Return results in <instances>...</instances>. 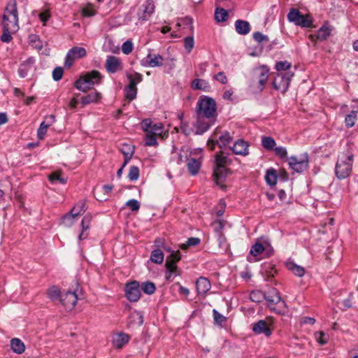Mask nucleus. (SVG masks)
<instances>
[{
  "mask_svg": "<svg viewBox=\"0 0 358 358\" xmlns=\"http://www.w3.org/2000/svg\"><path fill=\"white\" fill-rule=\"evenodd\" d=\"M18 20L17 2L15 0H10L4 9L0 24L3 30L0 38L2 42L9 43L12 41V34L19 29Z\"/></svg>",
  "mask_w": 358,
  "mask_h": 358,
  "instance_id": "nucleus-1",
  "label": "nucleus"
},
{
  "mask_svg": "<svg viewBox=\"0 0 358 358\" xmlns=\"http://www.w3.org/2000/svg\"><path fill=\"white\" fill-rule=\"evenodd\" d=\"M224 152L220 151L215 155L214 167H213V177L215 183L220 185L222 187L227 176L231 173L229 169L226 166L231 164L227 157L223 155Z\"/></svg>",
  "mask_w": 358,
  "mask_h": 358,
  "instance_id": "nucleus-2",
  "label": "nucleus"
},
{
  "mask_svg": "<svg viewBox=\"0 0 358 358\" xmlns=\"http://www.w3.org/2000/svg\"><path fill=\"white\" fill-rule=\"evenodd\" d=\"M102 76L99 71L92 70L80 76L75 82L74 87L80 91L86 92L93 88L94 85L101 83Z\"/></svg>",
  "mask_w": 358,
  "mask_h": 358,
  "instance_id": "nucleus-3",
  "label": "nucleus"
},
{
  "mask_svg": "<svg viewBox=\"0 0 358 358\" xmlns=\"http://www.w3.org/2000/svg\"><path fill=\"white\" fill-rule=\"evenodd\" d=\"M196 115L206 117L217 119V104L215 101L209 96H201L198 100L196 110Z\"/></svg>",
  "mask_w": 358,
  "mask_h": 358,
  "instance_id": "nucleus-4",
  "label": "nucleus"
},
{
  "mask_svg": "<svg viewBox=\"0 0 358 358\" xmlns=\"http://www.w3.org/2000/svg\"><path fill=\"white\" fill-rule=\"evenodd\" d=\"M353 157L352 154L342 155L339 157L335 167L336 176L338 179H345L350 176L352 171Z\"/></svg>",
  "mask_w": 358,
  "mask_h": 358,
  "instance_id": "nucleus-5",
  "label": "nucleus"
},
{
  "mask_svg": "<svg viewBox=\"0 0 358 358\" xmlns=\"http://www.w3.org/2000/svg\"><path fill=\"white\" fill-rule=\"evenodd\" d=\"M231 141L232 137L229 132L225 131L222 133L220 128L217 127L212 134L211 138L208 139L207 146L210 150H213L216 145H218L220 148H223Z\"/></svg>",
  "mask_w": 358,
  "mask_h": 358,
  "instance_id": "nucleus-6",
  "label": "nucleus"
},
{
  "mask_svg": "<svg viewBox=\"0 0 358 358\" xmlns=\"http://www.w3.org/2000/svg\"><path fill=\"white\" fill-rule=\"evenodd\" d=\"M287 19L290 22L296 26L303 28H310L313 27V20L310 15H303L299 9L292 8L288 14Z\"/></svg>",
  "mask_w": 358,
  "mask_h": 358,
  "instance_id": "nucleus-7",
  "label": "nucleus"
},
{
  "mask_svg": "<svg viewBox=\"0 0 358 358\" xmlns=\"http://www.w3.org/2000/svg\"><path fill=\"white\" fill-rule=\"evenodd\" d=\"M264 299L268 302V306L271 310L279 315L283 314L284 311L281 309V307L276 308L275 306L279 303L282 305V306H285V301H282L280 294L277 289L273 287L271 288L268 294H266Z\"/></svg>",
  "mask_w": 358,
  "mask_h": 358,
  "instance_id": "nucleus-8",
  "label": "nucleus"
},
{
  "mask_svg": "<svg viewBox=\"0 0 358 358\" xmlns=\"http://www.w3.org/2000/svg\"><path fill=\"white\" fill-rule=\"evenodd\" d=\"M217 119L206 117L203 115H196V120L194 123L196 135H202L207 131L210 127L215 124Z\"/></svg>",
  "mask_w": 358,
  "mask_h": 358,
  "instance_id": "nucleus-9",
  "label": "nucleus"
},
{
  "mask_svg": "<svg viewBox=\"0 0 358 358\" xmlns=\"http://www.w3.org/2000/svg\"><path fill=\"white\" fill-rule=\"evenodd\" d=\"M308 156L304 153L299 157L292 156L289 159V167L297 173H302L308 166Z\"/></svg>",
  "mask_w": 358,
  "mask_h": 358,
  "instance_id": "nucleus-10",
  "label": "nucleus"
},
{
  "mask_svg": "<svg viewBox=\"0 0 358 358\" xmlns=\"http://www.w3.org/2000/svg\"><path fill=\"white\" fill-rule=\"evenodd\" d=\"M292 76L293 74L290 73H278L271 83L272 87L276 90L285 93L289 88Z\"/></svg>",
  "mask_w": 358,
  "mask_h": 358,
  "instance_id": "nucleus-11",
  "label": "nucleus"
},
{
  "mask_svg": "<svg viewBox=\"0 0 358 358\" xmlns=\"http://www.w3.org/2000/svg\"><path fill=\"white\" fill-rule=\"evenodd\" d=\"M125 296L131 302L138 301L141 296L140 283L136 280L127 282L124 288Z\"/></svg>",
  "mask_w": 358,
  "mask_h": 358,
  "instance_id": "nucleus-12",
  "label": "nucleus"
},
{
  "mask_svg": "<svg viewBox=\"0 0 358 358\" xmlns=\"http://www.w3.org/2000/svg\"><path fill=\"white\" fill-rule=\"evenodd\" d=\"M181 259L180 252L179 250L172 252L170 255L166 257L165 267L173 275L177 276L180 275L181 272L177 266V263Z\"/></svg>",
  "mask_w": 358,
  "mask_h": 358,
  "instance_id": "nucleus-13",
  "label": "nucleus"
},
{
  "mask_svg": "<svg viewBox=\"0 0 358 358\" xmlns=\"http://www.w3.org/2000/svg\"><path fill=\"white\" fill-rule=\"evenodd\" d=\"M86 50L82 47H73L67 53L64 66L71 68L76 59L83 58L86 55Z\"/></svg>",
  "mask_w": 358,
  "mask_h": 358,
  "instance_id": "nucleus-14",
  "label": "nucleus"
},
{
  "mask_svg": "<svg viewBox=\"0 0 358 358\" xmlns=\"http://www.w3.org/2000/svg\"><path fill=\"white\" fill-rule=\"evenodd\" d=\"M269 70L265 66H262L255 71V75L257 78V83L255 87L258 92H262L265 87V85L268 79Z\"/></svg>",
  "mask_w": 358,
  "mask_h": 358,
  "instance_id": "nucleus-15",
  "label": "nucleus"
},
{
  "mask_svg": "<svg viewBox=\"0 0 358 358\" xmlns=\"http://www.w3.org/2000/svg\"><path fill=\"white\" fill-rule=\"evenodd\" d=\"M78 299V296L75 292L68 291L62 294L59 301L65 307L66 310H72Z\"/></svg>",
  "mask_w": 358,
  "mask_h": 358,
  "instance_id": "nucleus-16",
  "label": "nucleus"
},
{
  "mask_svg": "<svg viewBox=\"0 0 358 358\" xmlns=\"http://www.w3.org/2000/svg\"><path fill=\"white\" fill-rule=\"evenodd\" d=\"M55 117L53 115L46 116L45 121L42 122L37 131V136L39 140H43L47 133L48 129L55 122Z\"/></svg>",
  "mask_w": 358,
  "mask_h": 358,
  "instance_id": "nucleus-17",
  "label": "nucleus"
},
{
  "mask_svg": "<svg viewBox=\"0 0 358 358\" xmlns=\"http://www.w3.org/2000/svg\"><path fill=\"white\" fill-rule=\"evenodd\" d=\"M86 210L87 206L85 201H80L74 206L69 213L64 216L63 220H65L70 218H74L79 215L83 214Z\"/></svg>",
  "mask_w": 358,
  "mask_h": 358,
  "instance_id": "nucleus-18",
  "label": "nucleus"
},
{
  "mask_svg": "<svg viewBox=\"0 0 358 358\" xmlns=\"http://www.w3.org/2000/svg\"><path fill=\"white\" fill-rule=\"evenodd\" d=\"M252 331L257 334H264L268 337L271 335L272 331L265 320H261L255 323L252 326Z\"/></svg>",
  "mask_w": 358,
  "mask_h": 358,
  "instance_id": "nucleus-19",
  "label": "nucleus"
},
{
  "mask_svg": "<svg viewBox=\"0 0 358 358\" xmlns=\"http://www.w3.org/2000/svg\"><path fill=\"white\" fill-rule=\"evenodd\" d=\"M143 65H148L151 67L162 66L164 64V58L160 55L148 54L146 59L142 61Z\"/></svg>",
  "mask_w": 358,
  "mask_h": 358,
  "instance_id": "nucleus-20",
  "label": "nucleus"
},
{
  "mask_svg": "<svg viewBox=\"0 0 358 358\" xmlns=\"http://www.w3.org/2000/svg\"><path fill=\"white\" fill-rule=\"evenodd\" d=\"M248 146L249 144L248 142L240 139L234 143V146L231 148V150L235 155L246 156L249 153L248 148Z\"/></svg>",
  "mask_w": 358,
  "mask_h": 358,
  "instance_id": "nucleus-21",
  "label": "nucleus"
},
{
  "mask_svg": "<svg viewBox=\"0 0 358 358\" xmlns=\"http://www.w3.org/2000/svg\"><path fill=\"white\" fill-rule=\"evenodd\" d=\"M121 66V62L119 58L115 56H108L106 61V69L108 73H114L117 72Z\"/></svg>",
  "mask_w": 358,
  "mask_h": 358,
  "instance_id": "nucleus-22",
  "label": "nucleus"
},
{
  "mask_svg": "<svg viewBox=\"0 0 358 358\" xmlns=\"http://www.w3.org/2000/svg\"><path fill=\"white\" fill-rule=\"evenodd\" d=\"M211 284L209 280L204 277L198 278L196 282V288L199 294H206L210 290Z\"/></svg>",
  "mask_w": 358,
  "mask_h": 358,
  "instance_id": "nucleus-23",
  "label": "nucleus"
},
{
  "mask_svg": "<svg viewBox=\"0 0 358 358\" xmlns=\"http://www.w3.org/2000/svg\"><path fill=\"white\" fill-rule=\"evenodd\" d=\"M120 150L124 157L123 166H125L134 154L135 148L132 145L124 143L121 145Z\"/></svg>",
  "mask_w": 358,
  "mask_h": 358,
  "instance_id": "nucleus-24",
  "label": "nucleus"
},
{
  "mask_svg": "<svg viewBox=\"0 0 358 358\" xmlns=\"http://www.w3.org/2000/svg\"><path fill=\"white\" fill-rule=\"evenodd\" d=\"M129 336L123 332L115 335L113 338V345L115 348L121 349L125 344L129 341Z\"/></svg>",
  "mask_w": 358,
  "mask_h": 358,
  "instance_id": "nucleus-25",
  "label": "nucleus"
},
{
  "mask_svg": "<svg viewBox=\"0 0 358 358\" xmlns=\"http://www.w3.org/2000/svg\"><path fill=\"white\" fill-rule=\"evenodd\" d=\"M235 28L237 33L241 35L248 34L250 31V23L243 20H238L235 22Z\"/></svg>",
  "mask_w": 358,
  "mask_h": 358,
  "instance_id": "nucleus-26",
  "label": "nucleus"
},
{
  "mask_svg": "<svg viewBox=\"0 0 358 358\" xmlns=\"http://www.w3.org/2000/svg\"><path fill=\"white\" fill-rule=\"evenodd\" d=\"M201 166V162L195 158H190L187 162V169L191 175L195 176L198 173Z\"/></svg>",
  "mask_w": 358,
  "mask_h": 358,
  "instance_id": "nucleus-27",
  "label": "nucleus"
},
{
  "mask_svg": "<svg viewBox=\"0 0 358 358\" xmlns=\"http://www.w3.org/2000/svg\"><path fill=\"white\" fill-rule=\"evenodd\" d=\"M286 268L292 271L295 275L299 277H302L305 273V269L303 267L296 264L293 262H286Z\"/></svg>",
  "mask_w": 358,
  "mask_h": 358,
  "instance_id": "nucleus-28",
  "label": "nucleus"
},
{
  "mask_svg": "<svg viewBox=\"0 0 358 358\" xmlns=\"http://www.w3.org/2000/svg\"><path fill=\"white\" fill-rule=\"evenodd\" d=\"M10 348L16 354H22L25 350V345L24 343L19 338H12L10 341Z\"/></svg>",
  "mask_w": 358,
  "mask_h": 358,
  "instance_id": "nucleus-29",
  "label": "nucleus"
},
{
  "mask_svg": "<svg viewBox=\"0 0 358 358\" xmlns=\"http://www.w3.org/2000/svg\"><path fill=\"white\" fill-rule=\"evenodd\" d=\"M191 87L193 90H200L205 92L209 91L210 85L204 80L196 78L192 82Z\"/></svg>",
  "mask_w": 358,
  "mask_h": 358,
  "instance_id": "nucleus-30",
  "label": "nucleus"
},
{
  "mask_svg": "<svg viewBox=\"0 0 358 358\" xmlns=\"http://www.w3.org/2000/svg\"><path fill=\"white\" fill-rule=\"evenodd\" d=\"M143 324V316L141 311H134L129 315V325L138 324L141 326Z\"/></svg>",
  "mask_w": 358,
  "mask_h": 358,
  "instance_id": "nucleus-31",
  "label": "nucleus"
},
{
  "mask_svg": "<svg viewBox=\"0 0 358 358\" xmlns=\"http://www.w3.org/2000/svg\"><path fill=\"white\" fill-rule=\"evenodd\" d=\"M101 97V93L94 92L84 96L81 99V103L83 106L98 101Z\"/></svg>",
  "mask_w": 358,
  "mask_h": 358,
  "instance_id": "nucleus-32",
  "label": "nucleus"
},
{
  "mask_svg": "<svg viewBox=\"0 0 358 358\" xmlns=\"http://www.w3.org/2000/svg\"><path fill=\"white\" fill-rule=\"evenodd\" d=\"M164 255L160 249H155L152 251L150 255V260L158 264H161L164 261Z\"/></svg>",
  "mask_w": 358,
  "mask_h": 358,
  "instance_id": "nucleus-33",
  "label": "nucleus"
},
{
  "mask_svg": "<svg viewBox=\"0 0 358 358\" xmlns=\"http://www.w3.org/2000/svg\"><path fill=\"white\" fill-rule=\"evenodd\" d=\"M141 290L147 294H152L156 291V286L154 282L150 281L143 282L140 285Z\"/></svg>",
  "mask_w": 358,
  "mask_h": 358,
  "instance_id": "nucleus-34",
  "label": "nucleus"
},
{
  "mask_svg": "<svg viewBox=\"0 0 358 358\" xmlns=\"http://www.w3.org/2000/svg\"><path fill=\"white\" fill-rule=\"evenodd\" d=\"M127 77L129 81L128 85L132 86L133 87H136V85L143 80V76L137 72L133 74H127Z\"/></svg>",
  "mask_w": 358,
  "mask_h": 358,
  "instance_id": "nucleus-35",
  "label": "nucleus"
},
{
  "mask_svg": "<svg viewBox=\"0 0 358 358\" xmlns=\"http://www.w3.org/2000/svg\"><path fill=\"white\" fill-rule=\"evenodd\" d=\"M266 182L273 186L277 183V173L275 169H268L265 176Z\"/></svg>",
  "mask_w": 358,
  "mask_h": 358,
  "instance_id": "nucleus-36",
  "label": "nucleus"
},
{
  "mask_svg": "<svg viewBox=\"0 0 358 358\" xmlns=\"http://www.w3.org/2000/svg\"><path fill=\"white\" fill-rule=\"evenodd\" d=\"M228 12L222 8H217L215 11V19L218 22H224L228 17Z\"/></svg>",
  "mask_w": 358,
  "mask_h": 358,
  "instance_id": "nucleus-37",
  "label": "nucleus"
},
{
  "mask_svg": "<svg viewBox=\"0 0 358 358\" xmlns=\"http://www.w3.org/2000/svg\"><path fill=\"white\" fill-rule=\"evenodd\" d=\"M145 145L146 146H157L158 145L156 133L152 131L146 133Z\"/></svg>",
  "mask_w": 358,
  "mask_h": 358,
  "instance_id": "nucleus-38",
  "label": "nucleus"
},
{
  "mask_svg": "<svg viewBox=\"0 0 358 358\" xmlns=\"http://www.w3.org/2000/svg\"><path fill=\"white\" fill-rule=\"evenodd\" d=\"M48 179L52 182H59L60 184L66 183V178L62 177V173L60 171H55L50 173L48 176Z\"/></svg>",
  "mask_w": 358,
  "mask_h": 358,
  "instance_id": "nucleus-39",
  "label": "nucleus"
},
{
  "mask_svg": "<svg viewBox=\"0 0 358 358\" xmlns=\"http://www.w3.org/2000/svg\"><path fill=\"white\" fill-rule=\"evenodd\" d=\"M266 296V293L260 290H253L250 294V299L252 301L259 303L262 301Z\"/></svg>",
  "mask_w": 358,
  "mask_h": 358,
  "instance_id": "nucleus-40",
  "label": "nucleus"
},
{
  "mask_svg": "<svg viewBox=\"0 0 358 358\" xmlns=\"http://www.w3.org/2000/svg\"><path fill=\"white\" fill-rule=\"evenodd\" d=\"M331 34V29L329 27L326 26L321 27L317 34V38L320 41H324L326 40Z\"/></svg>",
  "mask_w": 358,
  "mask_h": 358,
  "instance_id": "nucleus-41",
  "label": "nucleus"
},
{
  "mask_svg": "<svg viewBox=\"0 0 358 358\" xmlns=\"http://www.w3.org/2000/svg\"><path fill=\"white\" fill-rule=\"evenodd\" d=\"M262 145L266 150H272L275 145V141L272 137L263 136L262 139Z\"/></svg>",
  "mask_w": 358,
  "mask_h": 358,
  "instance_id": "nucleus-42",
  "label": "nucleus"
},
{
  "mask_svg": "<svg viewBox=\"0 0 358 358\" xmlns=\"http://www.w3.org/2000/svg\"><path fill=\"white\" fill-rule=\"evenodd\" d=\"M61 295L60 290L56 286H52L48 290V298L52 301L59 300Z\"/></svg>",
  "mask_w": 358,
  "mask_h": 358,
  "instance_id": "nucleus-43",
  "label": "nucleus"
},
{
  "mask_svg": "<svg viewBox=\"0 0 358 358\" xmlns=\"http://www.w3.org/2000/svg\"><path fill=\"white\" fill-rule=\"evenodd\" d=\"M125 97L129 101H132L136 99L137 94V87H133L132 86L127 85L125 89Z\"/></svg>",
  "mask_w": 358,
  "mask_h": 358,
  "instance_id": "nucleus-44",
  "label": "nucleus"
},
{
  "mask_svg": "<svg viewBox=\"0 0 358 358\" xmlns=\"http://www.w3.org/2000/svg\"><path fill=\"white\" fill-rule=\"evenodd\" d=\"M265 248L264 245L261 243L257 242L251 247L250 253L252 255L257 257V255L262 254Z\"/></svg>",
  "mask_w": 358,
  "mask_h": 358,
  "instance_id": "nucleus-45",
  "label": "nucleus"
},
{
  "mask_svg": "<svg viewBox=\"0 0 358 358\" xmlns=\"http://www.w3.org/2000/svg\"><path fill=\"white\" fill-rule=\"evenodd\" d=\"M357 120V112L355 110L351 111L345 116V122L348 127H352L355 125Z\"/></svg>",
  "mask_w": 358,
  "mask_h": 358,
  "instance_id": "nucleus-46",
  "label": "nucleus"
},
{
  "mask_svg": "<svg viewBox=\"0 0 358 358\" xmlns=\"http://www.w3.org/2000/svg\"><path fill=\"white\" fill-rule=\"evenodd\" d=\"M140 176V171L138 166H132L130 167L128 178L131 181L138 180Z\"/></svg>",
  "mask_w": 358,
  "mask_h": 358,
  "instance_id": "nucleus-47",
  "label": "nucleus"
},
{
  "mask_svg": "<svg viewBox=\"0 0 358 358\" xmlns=\"http://www.w3.org/2000/svg\"><path fill=\"white\" fill-rule=\"evenodd\" d=\"M200 242H201L200 238H196V237H191L187 239V243L185 244H182L180 246V248L182 250H186L187 248V247L196 246V245H199L200 243Z\"/></svg>",
  "mask_w": 358,
  "mask_h": 358,
  "instance_id": "nucleus-48",
  "label": "nucleus"
},
{
  "mask_svg": "<svg viewBox=\"0 0 358 358\" xmlns=\"http://www.w3.org/2000/svg\"><path fill=\"white\" fill-rule=\"evenodd\" d=\"M194 45V40L193 36H187L184 38V47L186 51L189 53Z\"/></svg>",
  "mask_w": 358,
  "mask_h": 358,
  "instance_id": "nucleus-49",
  "label": "nucleus"
},
{
  "mask_svg": "<svg viewBox=\"0 0 358 358\" xmlns=\"http://www.w3.org/2000/svg\"><path fill=\"white\" fill-rule=\"evenodd\" d=\"M291 67V63L287 61H281L275 64V69L278 71H285Z\"/></svg>",
  "mask_w": 358,
  "mask_h": 358,
  "instance_id": "nucleus-50",
  "label": "nucleus"
},
{
  "mask_svg": "<svg viewBox=\"0 0 358 358\" xmlns=\"http://www.w3.org/2000/svg\"><path fill=\"white\" fill-rule=\"evenodd\" d=\"M64 73V69L61 66H57L52 71V78L55 81H58L62 79Z\"/></svg>",
  "mask_w": 358,
  "mask_h": 358,
  "instance_id": "nucleus-51",
  "label": "nucleus"
},
{
  "mask_svg": "<svg viewBox=\"0 0 358 358\" xmlns=\"http://www.w3.org/2000/svg\"><path fill=\"white\" fill-rule=\"evenodd\" d=\"M253 38L258 42L259 43H262L264 41L268 42L269 38L267 36L264 35L259 31H256L253 34Z\"/></svg>",
  "mask_w": 358,
  "mask_h": 358,
  "instance_id": "nucleus-52",
  "label": "nucleus"
},
{
  "mask_svg": "<svg viewBox=\"0 0 358 358\" xmlns=\"http://www.w3.org/2000/svg\"><path fill=\"white\" fill-rule=\"evenodd\" d=\"M131 211H138L140 208V203L136 199H130L126 203Z\"/></svg>",
  "mask_w": 358,
  "mask_h": 358,
  "instance_id": "nucleus-53",
  "label": "nucleus"
},
{
  "mask_svg": "<svg viewBox=\"0 0 358 358\" xmlns=\"http://www.w3.org/2000/svg\"><path fill=\"white\" fill-rule=\"evenodd\" d=\"M133 50V43L130 41H127L122 45V51L125 55H129Z\"/></svg>",
  "mask_w": 358,
  "mask_h": 358,
  "instance_id": "nucleus-54",
  "label": "nucleus"
},
{
  "mask_svg": "<svg viewBox=\"0 0 358 358\" xmlns=\"http://www.w3.org/2000/svg\"><path fill=\"white\" fill-rule=\"evenodd\" d=\"M213 312L215 322L217 324H222L223 322H226V317L221 315L217 310L214 309Z\"/></svg>",
  "mask_w": 358,
  "mask_h": 358,
  "instance_id": "nucleus-55",
  "label": "nucleus"
},
{
  "mask_svg": "<svg viewBox=\"0 0 358 358\" xmlns=\"http://www.w3.org/2000/svg\"><path fill=\"white\" fill-rule=\"evenodd\" d=\"M142 129L147 132H150L151 127L152 126V121L150 119H145L141 122Z\"/></svg>",
  "mask_w": 358,
  "mask_h": 358,
  "instance_id": "nucleus-56",
  "label": "nucleus"
},
{
  "mask_svg": "<svg viewBox=\"0 0 358 358\" xmlns=\"http://www.w3.org/2000/svg\"><path fill=\"white\" fill-rule=\"evenodd\" d=\"M92 217L90 215H85L81 222V226L83 231H85L90 228V223L91 222Z\"/></svg>",
  "mask_w": 358,
  "mask_h": 358,
  "instance_id": "nucleus-57",
  "label": "nucleus"
},
{
  "mask_svg": "<svg viewBox=\"0 0 358 358\" xmlns=\"http://www.w3.org/2000/svg\"><path fill=\"white\" fill-rule=\"evenodd\" d=\"M214 78L222 84H226L227 83V78L224 72H219L214 76Z\"/></svg>",
  "mask_w": 358,
  "mask_h": 358,
  "instance_id": "nucleus-58",
  "label": "nucleus"
},
{
  "mask_svg": "<svg viewBox=\"0 0 358 358\" xmlns=\"http://www.w3.org/2000/svg\"><path fill=\"white\" fill-rule=\"evenodd\" d=\"M163 130V125L162 123H157L152 124L150 131H152V132L156 133L157 136H160L162 133Z\"/></svg>",
  "mask_w": 358,
  "mask_h": 358,
  "instance_id": "nucleus-59",
  "label": "nucleus"
},
{
  "mask_svg": "<svg viewBox=\"0 0 358 358\" xmlns=\"http://www.w3.org/2000/svg\"><path fill=\"white\" fill-rule=\"evenodd\" d=\"M275 273H277V271L273 268H271L270 270H267L265 272L264 279L266 281H271L273 278H274Z\"/></svg>",
  "mask_w": 358,
  "mask_h": 358,
  "instance_id": "nucleus-60",
  "label": "nucleus"
},
{
  "mask_svg": "<svg viewBox=\"0 0 358 358\" xmlns=\"http://www.w3.org/2000/svg\"><path fill=\"white\" fill-rule=\"evenodd\" d=\"M275 152V154L282 159L287 157V150L284 147H276Z\"/></svg>",
  "mask_w": 358,
  "mask_h": 358,
  "instance_id": "nucleus-61",
  "label": "nucleus"
},
{
  "mask_svg": "<svg viewBox=\"0 0 358 358\" xmlns=\"http://www.w3.org/2000/svg\"><path fill=\"white\" fill-rule=\"evenodd\" d=\"M82 14L85 17H91V16L94 15L95 11L92 8H85L82 10Z\"/></svg>",
  "mask_w": 358,
  "mask_h": 358,
  "instance_id": "nucleus-62",
  "label": "nucleus"
},
{
  "mask_svg": "<svg viewBox=\"0 0 358 358\" xmlns=\"http://www.w3.org/2000/svg\"><path fill=\"white\" fill-rule=\"evenodd\" d=\"M180 129L185 136H189L191 133V129L187 123H181Z\"/></svg>",
  "mask_w": 358,
  "mask_h": 358,
  "instance_id": "nucleus-63",
  "label": "nucleus"
},
{
  "mask_svg": "<svg viewBox=\"0 0 358 358\" xmlns=\"http://www.w3.org/2000/svg\"><path fill=\"white\" fill-rule=\"evenodd\" d=\"M318 334L319 337L316 336L317 341L322 345L327 343V339L326 334L322 331L319 332Z\"/></svg>",
  "mask_w": 358,
  "mask_h": 358,
  "instance_id": "nucleus-64",
  "label": "nucleus"
}]
</instances>
